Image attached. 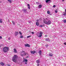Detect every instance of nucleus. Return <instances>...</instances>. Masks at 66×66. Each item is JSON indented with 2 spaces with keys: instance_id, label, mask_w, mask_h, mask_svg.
I'll use <instances>...</instances> for the list:
<instances>
[{
  "instance_id": "obj_1",
  "label": "nucleus",
  "mask_w": 66,
  "mask_h": 66,
  "mask_svg": "<svg viewBox=\"0 0 66 66\" xmlns=\"http://www.w3.org/2000/svg\"><path fill=\"white\" fill-rule=\"evenodd\" d=\"M3 50L4 53H6L9 51V47L5 46L3 48Z\"/></svg>"
},
{
  "instance_id": "obj_2",
  "label": "nucleus",
  "mask_w": 66,
  "mask_h": 66,
  "mask_svg": "<svg viewBox=\"0 0 66 66\" xmlns=\"http://www.w3.org/2000/svg\"><path fill=\"white\" fill-rule=\"evenodd\" d=\"M18 58V56L16 55H15L13 57L12 59V60L14 62L16 63V59Z\"/></svg>"
},
{
  "instance_id": "obj_3",
  "label": "nucleus",
  "mask_w": 66,
  "mask_h": 66,
  "mask_svg": "<svg viewBox=\"0 0 66 66\" xmlns=\"http://www.w3.org/2000/svg\"><path fill=\"white\" fill-rule=\"evenodd\" d=\"M44 23L47 25L50 24L51 23V22L50 20H49L48 22L44 20Z\"/></svg>"
},
{
  "instance_id": "obj_4",
  "label": "nucleus",
  "mask_w": 66,
  "mask_h": 66,
  "mask_svg": "<svg viewBox=\"0 0 66 66\" xmlns=\"http://www.w3.org/2000/svg\"><path fill=\"white\" fill-rule=\"evenodd\" d=\"M42 35H43V32L41 31L40 32L39 34V35L38 36L39 37H41L42 36Z\"/></svg>"
},
{
  "instance_id": "obj_5",
  "label": "nucleus",
  "mask_w": 66,
  "mask_h": 66,
  "mask_svg": "<svg viewBox=\"0 0 66 66\" xmlns=\"http://www.w3.org/2000/svg\"><path fill=\"white\" fill-rule=\"evenodd\" d=\"M30 53L31 54H34V53H36V51L34 50L32 51H31L30 52Z\"/></svg>"
},
{
  "instance_id": "obj_6",
  "label": "nucleus",
  "mask_w": 66,
  "mask_h": 66,
  "mask_svg": "<svg viewBox=\"0 0 66 66\" xmlns=\"http://www.w3.org/2000/svg\"><path fill=\"white\" fill-rule=\"evenodd\" d=\"M24 46L25 47H30V45H29V44H25Z\"/></svg>"
},
{
  "instance_id": "obj_7",
  "label": "nucleus",
  "mask_w": 66,
  "mask_h": 66,
  "mask_svg": "<svg viewBox=\"0 0 66 66\" xmlns=\"http://www.w3.org/2000/svg\"><path fill=\"white\" fill-rule=\"evenodd\" d=\"M19 33L18 32H15V36H17L18 35Z\"/></svg>"
},
{
  "instance_id": "obj_8",
  "label": "nucleus",
  "mask_w": 66,
  "mask_h": 66,
  "mask_svg": "<svg viewBox=\"0 0 66 66\" xmlns=\"http://www.w3.org/2000/svg\"><path fill=\"white\" fill-rule=\"evenodd\" d=\"M0 64L2 66H4V63H3V62H1L0 63Z\"/></svg>"
},
{
  "instance_id": "obj_9",
  "label": "nucleus",
  "mask_w": 66,
  "mask_h": 66,
  "mask_svg": "<svg viewBox=\"0 0 66 66\" xmlns=\"http://www.w3.org/2000/svg\"><path fill=\"white\" fill-rule=\"evenodd\" d=\"M49 55L50 56L52 57V56L53 55V54L52 53H50L49 54Z\"/></svg>"
},
{
  "instance_id": "obj_10",
  "label": "nucleus",
  "mask_w": 66,
  "mask_h": 66,
  "mask_svg": "<svg viewBox=\"0 0 66 66\" xmlns=\"http://www.w3.org/2000/svg\"><path fill=\"white\" fill-rule=\"evenodd\" d=\"M14 52L15 53H17V50L15 49V48H14Z\"/></svg>"
},
{
  "instance_id": "obj_11",
  "label": "nucleus",
  "mask_w": 66,
  "mask_h": 66,
  "mask_svg": "<svg viewBox=\"0 0 66 66\" xmlns=\"http://www.w3.org/2000/svg\"><path fill=\"white\" fill-rule=\"evenodd\" d=\"M28 62V60L27 59H24L23 61V62Z\"/></svg>"
},
{
  "instance_id": "obj_12",
  "label": "nucleus",
  "mask_w": 66,
  "mask_h": 66,
  "mask_svg": "<svg viewBox=\"0 0 66 66\" xmlns=\"http://www.w3.org/2000/svg\"><path fill=\"white\" fill-rule=\"evenodd\" d=\"M36 24L37 26H39V22H36Z\"/></svg>"
},
{
  "instance_id": "obj_13",
  "label": "nucleus",
  "mask_w": 66,
  "mask_h": 66,
  "mask_svg": "<svg viewBox=\"0 0 66 66\" xmlns=\"http://www.w3.org/2000/svg\"><path fill=\"white\" fill-rule=\"evenodd\" d=\"M38 53L39 54V55H41V54H42V51H39Z\"/></svg>"
},
{
  "instance_id": "obj_14",
  "label": "nucleus",
  "mask_w": 66,
  "mask_h": 66,
  "mask_svg": "<svg viewBox=\"0 0 66 66\" xmlns=\"http://www.w3.org/2000/svg\"><path fill=\"white\" fill-rule=\"evenodd\" d=\"M23 11L24 12H26L27 11V9H23Z\"/></svg>"
},
{
  "instance_id": "obj_15",
  "label": "nucleus",
  "mask_w": 66,
  "mask_h": 66,
  "mask_svg": "<svg viewBox=\"0 0 66 66\" xmlns=\"http://www.w3.org/2000/svg\"><path fill=\"white\" fill-rule=\"evenodd\" d=\"M28 6V8L29 9H30V4H28L27 5Z\"/></svg>"
},
{
  "instance_id": "obj_16",
  "label": "nucleus",
  "mask_w": 66,
  "mask_h": 66,
  "mask_svg": "<svg viewBox=\"0 0 66 66\" xmlns=\"http://www.w3.org/2000/svg\"><path fill=\"white\" fill-rule=\"evenodd\" d=\"M36 63L37 64H38V63H39V60H38L36 61Z\"/></svg>"
},
{
  "instance_id": "obj_17",
  "label": "nucleus",
  "mask_w": 66,
  "mask_h": 66,
  "mask_svg": "<svg viewBox=\"0 0 66 66\" xmlns=\"http://www.w3.org/2000/svg\"><path fill=\"white\" fill-rule=\"evenodd\" d=\"M39 8H40L42 7V6L41 5H39Z\"/></svg>"
},
{
  "instance_id": "obj_18",
  "label": "nucleus",
  "mask_w": 66,
  "mask_h": 66,
  "mask_svg": "<svg viewBox=\"0 0 66 66\" xmlns=\"http://www.w3.org/2000/svg\"><path fill=\"white\" fill-rule=\"evenodd\" d=\"M51 0H46V3H48V2H49V1H50Z\"/></svg>"
},
{
  "instance_id": "obj_19",
  "label": "nucleus",
  "mask_w": 66,
  "mask_h": 66,
  "mask_svg": "<svg viewBox=\"0 0 66 66\" xmlns=\"http://www.w3.org/2000/svg\"><path fill=\"white\" fill-rule=\"evenodd\" d=\"M27 55V53H24L23 54V55Z\"/></svg>"
},
{
  "instance_id": "obj_20",
  "label": "nucleus",
  "mask_w": 66,
  "mask_h": 66,
  "mask_svg": "<svg viewBox=\"0 0 66 66\" xmlns=\"http://www.w3.org/2000/svg\"><path fill=\"white\" fill-rule=\"evenodd\" d=\"M8 1L10 2V3H12V0H8Z\"/></svg>"
},
{
  "instance_id": "obj_21",
  "label": "nucleus",
  "mask_w": 66,
  "mask_h": 66,
  "mask_svg": "<svg viewBox=\"0 0 66 66\" xmlns=\"http://www.w3.org/2000/svg\"><path fill=\"white\" fill-rule=\"evenodd\" d=\"M47 13L48 14H50V11H48Z\"/></svg>"
},
{
  "instance_id": "obj_22",
  "label": "nucleus",
  "mask_w": 66,
  "mask_h": 66,
  "mask_svg": "<svg viewBox=\"0 0 66 66\" xmlns=\"http://www.w3.org/2000/svg\"><path fill=\"white\" fill-rule=\"evenodd\" d=\"M13 23V24H14V25H15V22H14L13 21H12Z\"/></svg>"
},
{
  "instance_id": "obj_23",
  "label": "nucleus",
  "mask_w": 66,
  "mask_h": 66,
  "mask_svg": "<svg viewBox=\"0 0 66 66\" xmlns=\"http://www.w3.org/2000/svg\"><path fill=\"white\" fill-rule=\"evenodd\" d=\"M24 52H25L24 51H23L22 52H21V53H24Z\"/></svg>"
},
{
  "instance_id": "obj_24",
  "label": "nucleus",
  "mask_w": 66,
  "mask_h": 66,
  "mask_svg": "<svg viewBox=\"0 0 66 66\" xmlns=\"http://www.w3.org/2000/svg\"><path fill=\"white\" fill-rule=\"evenodd\" d=\"M23 38V36L22 35H21L20 36V38Z\"/></svg>"
},
{
  "instance_id": "obj_25",
  "label": "nucleus",
  "mask_w": 66,
  "mask_h": 66,
  "mask_svg": "<svg viewBox=\"0 0 66 66\" xmlns=\"http://www.w3.org/2000/svg\"><path fill=\"white\" fill-rule=\"evenodd\" d=\"M0 22L1 23H2V19H1L0 20Z\"/></svg>"
},
{
  "instance_id": "obj_26",
  "label": "nucleus",
  "mask_w": 66,
  "mask_h": 66,
  "mask_svg": "<svg viewBox=\"0 0 66 66\" xmlns=\"http://www.w3.org/2000/svg\"><path fill=\"white\" fill-rule=\"evenodd\" d=\"M31 37V36H29L27 37V38H29V37Z\"/></svg>"
},
{
  "instance_id": "obj_27",
  "label": "nucleus",
  "mask_w": 66,
  "mask_h": 66,
  "mask_svg": "<svg viewBox=\"0 0 66 66\" xmlns=\"http://www.w3.org/2000/svg\"><path fill=\"white\" fill-rule=\"evenodd\" d=\"M63 22H64V23H66V20H64L63 21Z\"/></svg>"
},
{
  "instance_id": "obj_28",
  "label": "nucleus",
  "mask_w": 66,
  "mask_h": 66,
  "mask_svg": "<svg viewBox=\"0 0 66 66\" xmlns=\"http://www.w3.org/2000/svg\"><path fill=\"white\" fill-rule=\"evenodd\" d=\"M19 34H20L21 35H22V33H21V31H19Z\"/></svg>"
},
{
  "instance_id": "obj_29",
  "label": "nucleus",
  "mask_w": 66,
  "mask_h": 66,
  "mask_svg": "<svg viewBox=\"0 0 66 66\" xmlns=\"http://www.w3.org/2000/svg\"><path fill=\"white\" fill-rule=\"evenodd\" d=\"M55 13H57V10H55Z\"/></svg>"
},
{
  "instance_id": "obj_30",
  "label": "nucleus",
  "mask_w": 66,
  "mask_h": 66,
  "mask_svg": "<svg viewBox=\"0 0 66 66\" xmlns=\"http://www.w3.org/2000/svg\"><path fill=\"white\" fill-rule=\"evenodd\" d=\"M40 27H43V25H40Z\"/></svg>"
},
{
  "instance_id": "obj_31",
  "label": "nucleus",
  "mask_w": 66,
  "mask_h": 66,
  "mask_svg": "<svg viewBox=\"0 0 66 66\" xmlns=\"http://www.w3.org/2000/svg\"><path fill=\"white\" fill-rule=\"evenodd\" d=\"M45 40L46 41H48V39H45Z\"/></svg>"
},
{
  "instance_id": "obj_32",
  "label": "nucleus",
  "mask_w": 66,
  "mask_h": 66,
  "mask_svg": "<svg viewBox=\"0 0 66 66\" xmlns=\"http://www.w3.org/2000/svg\"><path fill=\"white\" fill-rule=\"evenodd\" d=\"M63 15H64V16H65V15H66V13H65L64 14H63Z\"/></svg>"
},
{
  "instance_id": "obj_33",
  "label": "nucleus",
  "mask_w": 66,
  "mask_h": 66,
  "mask_svg": "<svg viewBox=\"0 0 66 66\" xmlns=\"http://www.w3.org/2000/svg\"><path fill=\"white\" fill-rule=\"evenodd\" d=\"M2 36H0V39H2Z\"/></svg>"
},
{
  "instance_id": "obj_34",
  "label": "nucleus",
  "mask_w": 66,
  "mask_h": 66,
  "mask_svg": "<svg viewBox=\"0 0 66 66\" xmlns=\"http://www.w3.org/2000/svg\"><path fill=\"white\" fill-rule=\"evenodd\" d=\"M56 6L55 5H54L53 6V7H55Z\"/></svg>"
},
{
  "instance_id": "obj_35",
  "label": "nucleus",
  "mask_w": 66,
  "mask_h": 66,
  "mask_svg": "<svg viewBox=\"0 0 66 66\" xmlns=\"http://www.w3.org/2000/svg\"><path fill=\"white\" fill-rule=\"evenodd\" d=\"M32 34H34V32H32Z\"/></svg>"
},
{
  "instance_id": "obj_36",
  "label": "nucleus",
  "mask_w": 66,
  "mask_h": 66,
  "mask_svg": "<svg viewBox=\"0 0 66 66\" xmlns=\"http://www.w3.org/2000/svg\"><path fill=\"white\" fill-rule=\"evenodd\" d=\"M64 44L65 45H66V43L65 42L64 43Z\"/></svg>"
},
{
  "instance_id": "obj_37",
  "label": "nucleus",
  "mask_w": 66,
  "mask_h": 66,
  "mask_svg": "<svg viewBox=\"0 0 66 66\" xmlns=\"http://www.w3.org/2000/svg\"><path fill=\"white\" fill-rule=\"evenodd\" d=\"M25 64H27V63H28L27 62H25Z\"/></svg>"
},
{
  "instance_id": "obj_38",
  "label": "nucleus",
  "mask_w": 66,
  "mask_h": 66,
  "mask_svg": "<svg viewBox=\"0 0 66 66\" xmlns=\"http://www.w3.org/2000/svg\"><path fill=\"white\" fill-rule=\"evenodd\" d=\"M45 37H47V35H45Z\"/></svg>"
},
{
  "instance_id": "obj_39",
  "label": "nucleus",
  "mask_w": 66,
  "mask_h": 66,
  "mask_svg": "<svg viewBox=\"0 0 66 66\" xmlns=\"http://www.w3.org/2000/svg\"><path fill=\"white\" fill-rule=\"evenodd\" d=\"M21 56H23V54H21Z\"/></svg>"
},
{
  "instance_id": "obj_40",
  "label": "nucleus",
  "mask_w": 66,
  "mask_h": 66,
  "mask_svg": "<svg viewBox=\"0 0 66 66\" xmlns=\"http://www.w3.org/2000/svg\"><path fill=\"white\" fill-rule=\"evenodd\" d=\"M8 40H10V38H9L8 39Z\"/></svg>"
},
{
  "instance_id": "obj_41",
  "label": "nucleus",
  "mask_w": 66,
  "mask_h": 66,
  "mask_svg": "<svg viewBox=\"0 0 66 66\" xmlns=\"http://www.w3.org/2000/svg\"><path fill=\"white\" fill-rule=\"evenodd\" d=\"M37 66H39V64H37Z\"/></svg>"
},
{
  "instance_id": "obj_42",
  "label": "nucleus",
  "mask_w": 66,
  "mask_h": 66,
  "mask_svg": "<svg viewBox=\"0 0 66 66\" xmlns=\"http://www.w3.org/2000/svg\"><path fill=\"white\" fill-rule=\"evenodd\" d=\"M37 22H38V20H37Z\"/></svg>"
},
{
  "instance_id": "obj_43",
  "label": "nucleus",
  "mask_w": 66,
  "mask_h": 66,
  "mask_svg": "<svg viewBox=\"0 0 66 66\" xmlns=\"http://www.w3.org/2000/svg\"><path fill=\"white\" fill-rule=\"evenodd\" d=\"M46 46H47V47H48V45H47Z\"/></svg>"
},
{
  "instance_id": "obj_44",
  "label": "nucleus",
  "mask_w": 66,
  "mask_h": 66,
  "mask_svg": "<svg viewBox=\"0 0 66 66\" xmlns=\"http://www.w3.org/2000/svg\"><path fill=\"white\" fill-rule=\"evenodd\" d=\"M62 1H64V0H62Z\"/></svg>"
},
{
  "instance_id": "obj_45",
  "label": "nucleus",
  "mask_w": 66,
  "mask_h": 66,
  "mask_svg": "<svg viewBox=\"0 0 66 66\" xmlns=\"http://www.w3.org/2000/svg\"><path fill=\"white\" fill-rule=\"evenodd\" d=\"M8 21L9 22H10V20H8Z\"/></svg>"
},
{
  "instance_id": "obj_46",
  "label": "nucleus",
  "mask_w": 66,
  "mask_h": 66,
  "mask_svg": "<svg viewBox=\"0 0 66 66\" xmlns=\"http://www.w3.org/2000/svg\"><path fill=\"white\" fill-rule=\"evenodd\" d=\"M65 12H66V9L65 10Z\"/></svg>"
},
{
  "instance_id": "obj_47",
  "label": "nucleus",
  "mask_w": 66,
  "mask_h": 66,
  "mask_svg": "<svg viewBox=\"0 0 66 66\" xmlns=\"http://www.w3.org/2000/svg\"><path fill=\"white\" fill-rule=\"evenodd\" d=\"M27 58H28V57H29V56H27Z\"/></svg>"
},
{
  "instance_id": "obj_48",
  "label": "nucleus",
  "mask_w": 66,
  "mask_h": 66,
  "mask_svg": "<svg viewBox=\"0 0 66 66\" xmlns=\"http://www.w3.org/2000/svg\"><path fill=\"white\" fill-rule=\"evenodd\" d=\"M8 66H11V65H8Z\"/></svg>"
},
{
  "instance_id": "obj_49",
  "label": "nucleus",
  "mask_w": 66,
  "mask_h": 66,
  "mask_svg": "<svg viewBox=\"0 0 66 66\" xmlns=\"http://www.w3.org/2000/svg\"><path fill=\"white\" fill-rule=\"evenodd\" d=\"M37 3L38 4L39 3H38L37 2Z\"/></svg>"
}]
</instances>
